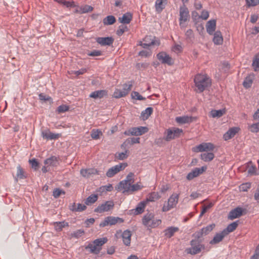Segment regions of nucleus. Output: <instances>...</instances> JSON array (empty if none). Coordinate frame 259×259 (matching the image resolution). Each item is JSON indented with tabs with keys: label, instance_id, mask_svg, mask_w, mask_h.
<instances>
[{
	"label": "nucleus",
	"instance_id": "obj_47",
	"mask_svg": "<svg viewBox=\"0 0 259 259\" xmlns=\"http://www.w3.org/2000/svg\"><path fill=\"white\" fill-rule=\"evenodd\" d=\"M215 225L214 224H210L207 226L206 227L203 228L201 229L204 234L206 235L209 234L215 227Z\"/></svg>",
	"mask_w": 259,
	"mask_h": 259
},
{
	"label": "nucleus",
	"instance_id": "obj_13",
	"mask_svg": "<svg viewBox=\"0 0 259 259\" xmlns=\"http://www.w3.org/2000/svg\"><path fill=\"white\" fill-rule=\"evenodd\" d=\"M214 146L211 143H203L193 148V151L196 152L203 151H212Z\"/></svg>",
	"mask_w": 259,
	"mask_h": 259
},
{
	"label": "nucleus",
	"instance_id": "obj_25",
	"mask_svg": "<svg viewBox=\"0 0 259 259\" xmlns=\"http://www.w3.org/2000/svg\"><path fill=\"white\" fill-rule=\"evenodd\" d=\"M160 197L161 196H160L158 192H152L147 195L146 199L145 200V201L147 203L149 202H154L159 199Z\"/></svg>",
	"mask_w": 259,
	"mask_h": 259
},
{
	"label": "nucleus",
	"instance_id": "obj_45",
	"mask_svg": "<svg viewBox=\"0 0 259 259\" xmlns=\"http://www.w3.org/2000/svg\"><path fill=\"white\" fill-rule=\"evenodd\" d=\"M102 135V132L99 130H93L91 132V136L92 139L95 140L99 139L100 136Z\"/></svg>",
	"mask_w": 259,
	"mask_h": 259
},
{
	"label": "nucleus",
	"instance_id": "obj_46",
	"mask_svg": "<svg viewBox=\"0 0 259 259\" xmlns=\"http://www.w3.org/2000/svg\"><path fill=\"white\" fill-rule=\"evenodd\" d=\"M252 65L255 71H259V54L254 57Z\"/></svg>",
	"mask_w": 259,
	"mask_h": 259
},
{
	"label": "nucleus",
	"instance_id": "obj_59",
	"mask_svg": "<svg viewBox=\"0 0 259 259\" xmlns=\"http://www.w3.org/2000/svg\"><path fill=\"white\" fill-rule=\"evenodd\" d=\"M69 110V107L65 105H62L59 106L57 108V111L58 113H63L66 112Z\"/></svg>",
	"mask_w": 259,
	"mask_h": 259
},
{
	"label": "nucleus",
	"instance_id": "obj_2",
	"mask_svg": "<svg viewBox=\"0 0 259 259\" xmlns=\"http://www.w3.org/2000/svg\"><path fill=\"white\" fill-rule=\"evenodd\" d=\"M107 241L106 238H102L95 240L92 243H89L85 247L86 250H89L90 252L98 254L101 250V246Z\"/></svg>",
	"mask_w": 259,
	"mask_h": 259
},
{
	"label": "nucleus",
	"instance_id": "obj_40",
	"mask_svg": "<svg viewBox=\"0 0 259 259\" xmlns=\"http://www.w3.org/2000/svg\"><path fill=\"white\" fill-rule=\"evenodd\" d=\"M140 138H130L127 139L125 141L122 145L123 146L124 145L126 146L128 145H133L134 144L140 143Z\"/></svg>",
	"mask_w": 259,
	"mask_h": 259
},
{
	"label": "nucleus",
	"instance_id": "obj_31",
	"mask_svg": "<svg viewBox=\"0 0 259 259\" xmlns=\"http://www.w3.org/2000/svg\"><path fill=\"white\" fill-rule=\"evenodd\" d=\"M179 231V228L176 227H168L164 230V235L167 238H170L174 234Z\"/></svg>",
	"mask_w": 259,
	"mask_h": 259
},
{
	"label": "nucleus",
	"instance_id": "obj_10",
	"mask_svg": "<svg viewBox=\"0 0 259 259\" xmlns=\"http://www.w3.org/2000/svg\"><path fill=\"white\" fill-rule=\"evenodd\" d=\"M114 203L113 201H107L105 202L100 204L96 207L94 211L98 213H102L109 211L114 207Z\"/></svg>",
	"mask_w": 259,
	"mask_h": 259
},
{
	"label": "nucleus",
	"instance_id": "obj_16",
	"mask_svg": "<svg viewBox=\"0 0 259 259\" xmlns=\"http://www.w3.org/2000/svg\"><path fill=\"white\" fill-rule=\"evenodd\" d=\"M243 209L242 208L237 207L230 211L228 215V218L230 220H234L236 218H239L242 215Z\"/></svg>",
	"mask_w": 259,
	"mask_h": 259
},
{
	"label": "nucleus",
	"instance_id": "obj_21",
	"mask_svg": "<svg viewBox=\"0 0 259 259\" xmlns=\"http://www.w3.org/2000/svg\"><path fill=\"white\" fill-rule=\"evenodd\" d=\"M239 128L232 127L230 128L223 136L224 140L227 141L233 137L238 133Z\"/></svg>",
	"mask_w": 259,
	"mask_h": 259
},
{
	"label": "nucleus",
	"instance_id": "obj_28",
	"mask_svg": "<svg viewBox=\"0 0 259 259\" xmlns=\"http://www.w3.org/2000/svg\"><path fill=\"white\" fill-rule=\"evenodd\" d=\"M194 118V117H193L192 116H180L177 117L176 118V121L181 124L183 123H190L193 121V119Z\"/></svg>",
	"mask_w": 259,
	"mask_h": 259
},
{
	"label": "nucleus",
	"instance_id": "obj_22",
	"mask_svg": "<svg viewBox=\"0 0 259 259\" xmlns=\"http://www.w3.org/2000/svg\"><path fill=\"white\" fill-rule=\"evenodd\" d=\"M107 91L105 90L96 91L92 92L90 95V97L94 99H101L105 96H107Z\"/></svg>",
	"mask_w": 259,
	"mask_h": 259
},
{
	"label": "nucleus",
	"instance_id": "obj_62",
	"mask_svg": "<svg viewBox=\"0 0 259 259\" xmlns=\"http://www.w3.org/2000/svg\"><path fill=\"white\" fill-rule=\"evenodd\" d=\"M212 205L213 204L212 203H210L206 206H203L199 217H202L206 212L207 209L211 207Z\"/></svg>",
	"mask_w": 259,
	"mask_h": 259
},
{
	"label": "nucleus",
	"instance_id": "obj_44",
	"mask_svg": "<svg viewBox=\"0 0 259 259\" xmlns=\"http://www.w3.org/2000/svg\"><path fill=\"white\" fill-rule=\"evenodd\" d=\"M225 113V110H212L210 112V114L212 117H220L223 116Z\"/></svg>",
	"mask_w": 259,
	"mask_h": 259
},
{
	"label": "nucleus",
	"instance_id": "obj_33",
	"mask_svg": "<svg viewBox=\"0 0 259 259\" xmlns=\"http://www.w3.org/2000/svg\"><path fill=\"white\" fill-rule=\"evenodd\" d=\"M54 226L57 231H61L65 227H68L69 224L68 223L65 221L57 222L54 223Z\"/></svg>",
	"mask_w": 259,
	"mask_h": 259
},
{
	"label": "nucleus",
	"instance_id": "obj_54",
	"mask_svg": "<svg viewBox=\"0 0 259 259\" xmlns=\"http://www.w3.org/2000/svg\"><path fill=\"white\" fill-rule=\"evenodd\" d=\"M132 98L138 100H145L146 98L142 96L138 92L134 91L131 94Z\"/></svg>",
	"mask_w": 259,
	"mask_h": 259
},
{
	"label": "nucleus",
	"instance_id": "obj_48",
	"mask_svg": "<svg viewBox=\"0 0 259 259\" xmlns=\"http://www.w3.org/2000/svg\"><path fill=\"white\" fill-rule=\"evenodd\" d=\"M93 10V7L87 5L81 7L79 9V12L82 14L91 12Z\"/></svg>",
	"mask_w": 259,
	"mask_h": 259
},
{
	"label": "nucleus",
	"instance_id": "obj_19",
	"mask_svg": "<svg viewBox=\"0 0 259 259\" xmlns=\"http://www.w3.org/2000/svg\"><path fill=\"white\" fill-rule=\"evenodd\" d=\"M80 172L81 175L84 178H89L92 175L99 174L98 171L95 168L81 169Z\"/></svg>",
	"mask_w": 259,
	"mask_h": 259
},
{
	"label": "nucleus",
	"instance_id": "obj_15",
	"mask_svg": "<svg viewBox=\"0 0 259 259\" xmlns=\"http://www.w3.org/2000/svg\"><path fill=\"white\" fill-rule=\"evenodd\" d=\"M206 169V167L204 166H202L200 168H195L187 175V179L188 180H191L202 174Z\"/></svg>",
	"mask_w": 259,
	"mask_h": 259
},
{
	"label": "nucleus",
	"instance_id": "obj_35",
	"mask_svg": "<svg viewBox=\"0 0 259 259\" xmlns=\"http://www.w3.org/2000/svg\"><path fill=\"white\" fill-rule=\"evenodd\" d=\"M253 78H254V75H249L248 76H247L245 78V79H244V81L243 82V86L245 88H250L252 84Z\"/></svg>",
	"mask_w": 259,
	"mask_h": 259
},
{
	"label": "nucleus",
	"instance_id": "obj_61",
	"mask_svg": "<svg viewBox=\"0 0 259 259\" xmlns=\"http://www.w3.org/2000/svg\"><path fill=\"white\" fill-rule=\"evenodd\" d=\"M251 187L250 183H247L245 184H243L240 186V190L245 192L247 191L248 189H249Z\"/></svg>",
	"mask_w": 259,
	"mask_h": 259
},
{
	"label": "nucleus",
	"instance_id": "obj_5",
	"mask_svg": "<svg viewBox=\"0 0 259 259\" xmlns=\"http://www.w3.org/2000/svg\"><path fill=\"white\" fill-rule=\"evenodd\" d=\"M161 222L160 220L155 219L154 214L152 213H147L142 219L143 224L147 228H156L160 224Z\"/></svg>",
	"mask_w": 259,
	"mask_h": 259
},
{
	"label": "nucleus",
	"instance_id": "obj_49",
	"mask_svg": "<svg viewBox=\"0 0 259 259\" xmlns=\"http://www.w3.org/2000/svg\"><path fill=\"white\" fill-rule=\"evenodd\" d=\"M84 234V231L83 229H79L72 233L70 236L71 237L78 238Z\"/></svg>",
	"mask_w": 259,
	"mask_h": 259
},
{
	"label": "nucleus",
	"instance_id": "obj_24",
	"mask_svg": "<svg viewBox=\"0 0 259 259\" xmlns=\"http://www.w3.org/2000/svg\"><path fill=\"white\" fill-rule=\"evenodd\" d=\"M130 183H127L125 181H122L119 183L117 189V190H121V189H123L124 191H123V193H125V192H130Z\"/></svg>",
	"mask_w": 259,
	"mask_h": 259
},
{
	"label": "nucleus",
	"instance_id": "obj_39",
	"mask_svg": "<svg viewBox=\"0 0 259 259\" xmlns=\"http://www.w3.org/2000/svg\"><path fill=\"white\" fill-rule=\"evenodd\" d=\"M17 174L16 181H18V179H24L26 178V176L24 175V171L23 168L21 167L20 165H18L17 167Z\"/></svg>",
	"mask_w": 259,
	"mask_h": 259
},
{
	"label": "nucleus",
	"instance_id": "obj_36",
	"mask_svg": "<svg viewBox=\"0 0 259 259\" xmlns=\"http://www.w3.org/2000/svg\"><path fill=\"white\" fill-rule=\"evenodd\" d=\"M160 45V42L159 40L156 39L155 37H153V38L151 40L150 42H143V44L141 45V46L145 49H148L150 46L156 45L159 46Z\"/></svg>",
	"mask_w": 259,
	"mask_h": 259
},
{
	"label": "nucleus",
	"instance_id": "obj_42",
	"mask_svg": "<svg viewBox=\"0 0 259 259\" xmlns=\"http://www.w3.org/2000/svg\"><path fill=\"white\" fill-rule=\"evenodd\" d=\"M133 87V82L130 81L127 83H124L123 85V89L121 90L123 94H125V96H126L132 89Z\"/></svg>",
	"mask_w": 259,
	"mask_h": 259
},
{
	"label": "nucleus",
	"instance_id": "obj_20",
	"mask_svg": "<svg viewBox=\"0 0 259 259\" xmlns=\"http://www.w3.org/2000/svg\"><path fill=\"white\" fill-rule=\"evenodd\" d=\"M121 236L123 243L126 246H129L131 241V232L128 230H126L123 231Z\"/></svg>",
	"mask_w": 259,
	"mask_h": 259
},
{
	"label": "nucleus",
	"instance_id": "obj_3",
	"mask_svg": "<svg viewBox=\"0 0 259 259\" xmlns=\"http://www.w3.org/2000/svg\"><path fill=\"white\" fill-rule=\"evenodd\" d=\"M44 164L45 165L41 168L42 172L46 173L54 170V168L59 165V158L55 156H52L44 161Z\"/></svg>",
	"mask_w": 259,
	"mask_h": 259
},
{
	"label": "nucleus",
	"instance_id": "obj_51",
	"mask_svg": "<svg viewBox=\"0 0 259 259\" xmlns=\"http://www.w3.org/2000/svg\"><path fill=\"white\" fill-rule=\"evenodd\" d=\"M249 130L252 133H257L259 132V122L253 123L249 126Z\"/></svg>",
	"mask_w": 259,
	"mask_h": 259
},
{
	"label": "nucleus",
	"instance_id": "obj_7",
	"mask_svg": "<svg viewBox=\"0 0 259 259\" xmlns=\"http://www.w3.org/2000/svg\"><path fill=\"white\" fill-rule=\"evenodd\" d=\"M179 200V195L177 194H172L168 199L166 204H164L162 207V211L166 212L170 209L176 206Z\"/></svg>",
	"mask_w": 259,
	"mask_h": 259
},
{
	"label": "nucleus",
	"instance_id": "obj_18",
	"mask_svg": "<svg viewBox=\"0 0 259 259\" xmlns=\"http://www.w3.org/2000/svg\"><path fill=\"white\" fill-rule=\"evenodd\" d=\"M216 28V20L214 19L209 20L206 24L207 32L210 35H213L215 32Z\"/></svg>",
	"mask_w": 259,
	"mask_h": 259
},
{
	"label": "nucleus",
	"instance_id": "obj_37",
	"mask_svg": "<svg viewBox=\"0 0 259 259\" xmlns=\"http://www.w3.org/2000/svg\"><path fill=\"white\" fill-rule=\"evenodd\" d=\"M98 198V194H92L86 199L85 204L87 205L93 204L97 201Z\"/></svg>",
	"mask_w": 259,
	"mask_h": 259
},
{
	"label": "nucleus",
	"instance_id": "obj_63",
	"mask_svg": "<svg viewBox=\"0 0 259 259\" xmlns=\"http://www.w3.org/2000/svg\"><path fill=\"white\" fill-rule=\"evenodd\" d=\"M248 6H255L259 4V0H246Z\"/></svg>",
	"mask_w": 259,
	"mask_h": 259
},
{
	"label": "nucleus",
	"instance_id": "obj_57",
	"mask_svg": "<svg viewBox=\"0 0 259 259\" xmlns=\"http://www.w3.org/2000/svg\"><path fill=\"white\" fill-rule=\"evenodd\" d=\"M127 151L126 150L124 152L118 153L116 154V157L119 160H123L127 157Z\"/></svg>",
	"mask_w": 259,
	"mask_h": 259
},
{
	"label": "nucleus",
	"instance_id": "obj_14",
	"mask_svg": "<svg viewBox=\"0 0 259 259\" xmlns=\"http://www.w3.org/2000/svg\"><path fill=\"white\" fill-rule=\"evenodd\" d=\"M157 58L162 64L171 65L174 63L172 58L164 52L159 53L157 55Z\"/></svg>",
	"mask_w": 259,
	"mask_h": 259
},
{
	"label": "nucleus",
	"instance_id": "obj_6",
	"mask_svg": "<svg viewBox=\"0 0 259 259\" xmlns=\"http://www.w3.org/2000/svg\"><path fill=\"white\" fill-rule=\"evenodd\" d=\"M183 132V130L179 128H168L164 133L163 139L166 141H170L172 139L180 137Z\"/></svg>",
	"mask_w": 259,
	"mask_h": 259
},
{
	"label": "nucleus",
	"instance_id": "obj_27",
	"mask_svg": "<svg viewBox=\"0 0 259 259\" xmlns=\"http://www.w3.org/2000/svg\"><path fill=\"white\" fill-rule=\"evenodd\" d=\"M226 236V234L223 233V231L221 233H217L211 240L209 243L210 244H215L221 242L223 239Z\"/></svg>",
	"mask_w": 259,
	"mask_h": 259
},
{
	"label": "nucleus",
	"instance_id": "obj_38",
	"mask_svg": "<svg viewBox=\"0 0 259 259\" xmlns=\"http://www.w3.org/2000/svg\"><path fill=\"white\" fill-rule=\"evenodd\" d=\"M153 108L152 107H148L141 113V116L144 120L147 119L153 112Z\"/></svg>",
	"mask_w": 259,
	"mask_h": 259
},
{
	"label": "nucleus",
	"instance_id": "obj_23",
	"mask_svg": "<svg viewBox=\"0 0 259 259\" xmlns=\"http://www.w3.org/2000/svg\"><path fill=\"white\" fill-rule=\"evenodd\" d=\"M42 136L47 140H55L60 137V135L59 134H54L49 131H42L41 133Z\"/></svg>",
	"mask_w": 259,
	"mask_h": 259
},
{
	"label": "nucleus",
	"instance_id": "obj_9",
	"mask_svg": "<svg viewBox=\"0 0 259 259\" xmlns=\"http://www.w3.org/2000/svg\"><path fill=\"white\" fill-rule=\"evenodd\" d=\"M124 220L119 217H107L105 218L104 221L101 222L100 224L101 227H104L108 225H114L117 223H122Z\"/></svg>",
	"mask_w": 259,
	"mask_h": 259
},
{
	"label": "nucleus",
	"instance_id": "obj_43",
	"mask_svg": "<svg viewBox=\"0 0 259 259\" xmlns=\"http://www.w3.org/2000/svg\"><path fill=\"white\" fill-rule=\"evenodd\" d=\"M147 203L145 202V200L140 202L136 208V211L137 212V214L142 213L144 210V208Z\"/></svg>",
	"mask_w": 259,
	"mask_h": 259
},
{
	"label": "nucleus",
	"instance_id": "obj_11",
	"mask_svg": "<svg viewBox=\"0 0 259 259\" xmlns=\"http://www.w3.org/2000/svg\"><path fill=\"white\" fill-rule=\"evenodd\" d=\"M127 164L126 163H123L112 166L107 171L106 176L108 178H111L113 177L120 170L124 169L127 166Z\"/></svg>",
	"mask_w": 259,
	"mask_h": 259
},
{
	"label": "nucleus",
	"instance_id": "obj_30",
	"mask_svg": "<svg viewBox=\"0 0 259 259\" xmlns=\"http://www.w3.org/2000/svg\"><path fill=\"white\" fill-rule=\"evenodd\" d=\"M238 221L234 222L229 224L227 227L223 230V233L227 235L229 233L234 231L238 225Z\"/></svg>",
	"mask_w": 259,
	"mask_h": 259
},
{
	"label": "nucleus",
	"instance_id": "obj_41",
	"mask_svg": "<svg viewBox=\"0 0 259 259\" xmlns=\"http://www.w3.org/2000/svg\"><path fill=\"white\" fill-rule=\"evenodd\" d=\"M166 0H156L155 3V8L157 11L161 12L164 8V3H166Z\"/></svg>",
	"mask_w": 259,
	"mask_h": 259
},
{
	"label": "nucleus",
	"instance_id": "obj_58",
	"mask_svg": "<svg viewBox=\"0 0 259 259\" xmlns=\"http://www.w3.org/2000/svg\"><path fill=\"white\" fill-rule=\"evenodd\" d=\"M204 236V234L201 230L199 231L196 232L193 235V237L195 238L194 239H197L198 240H201V238Z\"/></svg>",
	"mask_w": 259,
	"mask_h": 259
},
{
	"label": "nucleus",
	"instance_id": "obj_64",
	"mask_svg": "<svg viewBox=\"0 0 259 259\" xmlns=\"http://www.w3.org/2000/svg\"><path fill=\"white\" fill-rule=\"evenodd\" d=\"M187 39H191L194 37L193 31L192 29L187 30L185 33Z\"/></svg>",
	"mask_w": 259,
	"mask_h": 259
},
{
	"label": "nucleus",
	"instance_id": "obj_50",
	"mask_svg": "<svg viewBox=\"0 0 259 259\" xmlns=\"http://www.w3.org/2000/svg\"><path fill=\"white\" fill-rule=\"evenodd\" d=\"M113 97L115 98L118 99L123 97H125V94H123V92L120 89H115Z\"/></svg>",
	"mask_w": 259,
	"mask_h": 259
},
{
	"label": "nucleus",
	"instance_id": "obj_34",
	"mask_svg": "<svg viewBox=\"0 0 259 259\" xmlns=\"http://www.w3.org/2000/svg\"><path fill=\"white\" fill-rule=\"evenodd\" d=\"M116 22V18L112 15H109L103 20V23L105 25H110Z\"/></svg>",
	"mask_w": 259,
	"mask_h": 259
},
{
	"label": "nucleus",
	"instance_id": "obj_29",
	"mask_svg": "<svg viewBox=\"0 0 259 259\" xmlns=\"http://www.w3.org/2000/svg\"><path fill=\"white\" fill-rule=\"evenodd\" d=\"M214 36L213 41L215 45H221L223 41V36L221 31H217L213 34Z\"/></svg>",
	"mask_w": 259,
	"mask_h": 259
},
{
	"label": "nucleus",
	"instance_id": "obj_55",
	"mask_svg": "<svg viewBox=\"0 0 259 259\" xmlns=\"http://www.w3.org/2000/svg\"><path fill=\"white\" fill-rule=\"evenodd\" d=\"M87 54L89 56L96 57L101 56L102 54V52L100 50H94L89 52Z\"/></svg>",
	"mask_w": 259,
	"mask_h": 259
},
{
	"label": "nucleus",
	"instance_id": "obj_12",
	"mask_svg": "<svg viewBox=\"0 0 259 259\" xmlns=\"http://www.w3.org/2000/svg\"><path fill=\"white\" fill-rule=\"evenodd\" d=\"M189 17V12L185 5H183L180 8V25L183 27L182 24L186 22Z\"/></svg>",
	"mask_w": 259,
	"mask_h": 259
},
{
	"label": "nucleus",
	"instance_id": "obj_56",
	"mask_svg": "<svg viewBox=\"0 0 259 259\" xmlns=\"http://www.w3.org/2000/svg\"><path fill=\"white\" fill-rule=\"evenodd\" d=\"M29 163L31 164L32 168H34L35 170L38 169L39 163L36 159L33 158L31 160H29Z\"/></svg>",
	"mask_w": 259,
	"mask_h": 259
},
{
	"label": "nucleus",
	"instance_id": "obj_8",
	"mask_svg": "<svg viewBox=\"0 0 259 259\" xmlns=\"http://www.w3.org/2000/svg\"><path fill=\"white\" fill-rule=\"evenodd\" d=\"M148 128L146 126H139L132 127L129 129L127 131H125L124 134L127 136H141L145 133H147Z\"/></svg>",
	"mask_w": 259,
	"mask_h": 259
},
{
	"label": "nucleus",
	"instance_id": "obj_1",
	"mask_svg": "<svg viewBox=\"0 0 259 259\" xmlns=\"http://www.w3.org/2000/svg\"><path fill=\"white\" fill-rule=\"evenodd\" d=\"M195 85L199 93L203 92L211 85V79L206 74H197L194 79Z\"/></svg>",
	"mask_w": 259,
	"mask_h": 259
},
{
	"label": "nucleus",
	"instance_id": "obj_53",
	"mask_svg": "<svg viewBox=\"0 0 259 259\" xmlns=\"http://www.w3.org/2000/svg\"><path fill=\"white\" fill-rule=\"evenodd\" d=\"M127 30L128 28L127 26L121 25L119 26L118 29L116 31V34L118 36H121L124 32L127 31Z\"/></svg>",
	"mask_w": 259,
	"mask_h": 259
},
{
	"label": "nucleus",
	"instance_id": "obj_52",
	"mask_svg": "<svg viewBox=\"0 0 259 259\" xmlns=\"http://www.w3.org/2000/svg\"><path fill=\"white\" fill-rule=\"evenodd\" d=\"M58 2L67 8H73L75 7V3L73 1L69 2L66 1H59Z\"/></svg>",
	"mask_w": 259,
	"mask_h": 259
},
{
	"label": "nucleus",
	"instance_id": "obj_4",
	"mask_svg": "<svg viewBox=\"0 0 259 259\" xmlns=\"http://www.w3.org/2000/svg\"><path fill=\"white\" fill-rule=\"evenodd\" d=\"M202 240L192 239L190 242V247L187 248L185 252L187 254L195 255L200 253L202 249H204V245L201 243Z\"/></svg>",
	"mask_w": 259,
	"mask_h": 259
},
{
	"label": "nucleus",
	"instance_id": "obj_26",
	"mask_svg": "<svg viewBox=\"0 0 259 259\" xmlns=\"http://www.w3.org/2000/svg\"><path fill=\"white\" fill-rule=\"evenodd\" d=\"M133 16L131 13L127 12L124 14L122 17H119L118 19L119 21L122 24H129L132 19Z\"/></svg>",
	"mask_w": 259,
	"mask_h": 259
},
{
	"label": "nucleus",
	"instance_id": "obj_32",
	"mask_svg": "<svg viewBox=\"0 0 259 259\" xmlns=\"http://www.w3.org/2000/svg\"><path fill=\"white\" fill-rule=\"evenodd\" d=\"M214 157V154L212 152L204 153L200 155L201 159L205 162L211 161Z\"/></svg>",
	"mask_w": 259,
	"mask_h": 259
},
{
	"label": "nucleus",
	"instance_id": "obj_17",
	"mask_svg": "<svg viewBox=\"0 0 259 259\" xmlns=\"http://www.w3.org/2000/svg\"><path fill=\"white\" fill-rule=\"evenodd\" d=\"M96 41L101 46H111L114 41V39L112 37H99L97 38Z\"/></svg>",
	"mask_w": 259,
	"mask_h": 259
},
{
	"label": "nucleus",
	"instance_id": "obj_60",
	"mask_svg": "<svg viewBox=\"0 0 259 259\" xmlns=\"http://www.w3.org/2000/svg\"><path fill=\"white\" fill-rule=\"evenodd\" d=\"M62 193L65 194V192L60 189L57 188L53 191V195L55 198H57L59 197Z\"/></svg>",
	"mask_w": 259,
	"mask_h": 259
}]
</instances>
